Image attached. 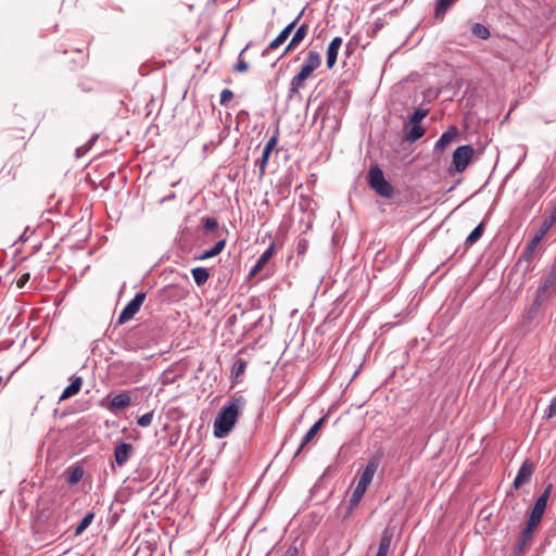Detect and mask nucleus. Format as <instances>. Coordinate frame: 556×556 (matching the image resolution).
<instances>
[{
	"label": "nucleus",
	"instance_id": "45",
	"mask_svg": "<svg viewBox=\"0 0 556 556\" xmlns=\"http://www.w3.org/2000/svg\"><path fill=\"white\" fill-rule=\"evenodd\" d=\"M324 420H325L324 417L320 418L318 421H316L314 424V426L309 430H312L315 434H317V432L320 430V428H321V426L324 424Z\"/></svg>",
	"mask_w": 556,
	"mask_h": 556
},
{
	"label": "nucleus",
	"instance_id": "26",
	"mask_svg": "<svg viewBox=\"0 0 556 556\" xmlns=\"http://www.w3.org/2000/svg\"><path fill=\"white\" fill-rule=\"evenodd\" d=\"M543 515H544V511L533 505V508L530 513L527 523L539 527V525L542 521Z\"/></svg>",
	"mask_w": 556,
	"mask_h": 556
},
{
	"label": "nucleus",
	"instance_id": "2",
	"mask_svg": "<svg viewBox=\"0 0 556 556\" xmlns=\"http://www.w3.org/2000/svg\"><path fill=\"white\" fill-rule=\"evenodd\" d=\"M321 59L318 52L309 51L300 72L293 76L290 84V93L296 94L305 86V81L312 73L320 66Z\"/></svg>",
	"mask_w": 556,
	"mask_h": 556
},
{
	"label": "nucleus",
	"instance_id": "16",
	"mask_svg": "<svg viewBox=\"0 0 556 556\" xmlns=\"http://www.w3.org/2000/svg\"><path fill=\"white\" fill-rule=\"evenodd\" d=\"M81 386H83V379H81V377H75V378L72 380L71 384H70V386H67V387L63 390V392H62V394H61V396H60V399H59V400H60V401H65V400H67V399H70V397H72V396L76 395V394L80 391Z\"/></svg>",
	"mask_w": 556,
	"mask_h": 556
},
{
	"label": "nucleus",
	"instance_id": "44",
	"mask_svg": "<svg viewBox=\"0 0 556 556\" xmlns=\"http://www.w3.org/2000/svg\"><path fill=\"white\" fill-rule=\"evenodd\" d=\"M264 268V265L261 264L258 261L256 262V264L253 266V268L250 270V274L249 276L250 277H253L255 275H257L262 269Z\"/></svg>",
	"mask_w": 556,
	"mask_h": 556
},
{
	"label": "nucleus",
	"instance_id": "28",
	"mask_svg": "<svg viewBox=\"0 0 556 556\" xmlns=\"http://www.w3.org/2000/svg\"><path fill=\"white\" fill-rule=\"evenodd\" d=\"M471 33L478 38L488 39L490 37V30L480 23H475L471 27Z\"/></svg>",
	"mask_w": 556,
	"mask_h": 556
},
{
	"label": "nucleus",
	"instance_id": "39",
	"mask_svg": "<svg viewBox=\"0 0 556 556\" xmlns=\"http://www.w3.org/2000/svg\"><path fill=\"white\" fill-rule=\"evenodd\" d=\"M556 416V397L551 401V404L546 412V418L551 419Z\"/></svg>",
	"mask_w": 556,
	"mask_h": 556
},
{
	"label": "nucleus",
	"instance_id": "34",
	"mask_svg": "<svg viewBox=\"0 0 556 556\" xmlns=\"http://www.w3.org/2000/svg\"><path fill=\"white\" fill-rule=\"evenodd\" d=\"M153 420V412H149L144 415H142L141 417L138 418L137 420V424L140 426V427H149L151 425Z\"/></svg>",
	"mask_w": 556,
	"mask_h": 556
},
{
	"label": "nucleus",
	"instance_id": "14",
	"mask_svg": "<svg viewBox=\"0 0 556 556\" xmlns=\"http://www.w3.org/2000/svg\"><path fill=\"white\" fill-rule=\"evenodd\" d=\"M538 527L535 526H532L530 523H527L526 525V528L522 530L521 532V535L519 538V541L516 545V553L517 554H520L523 552V549L526 548V546L529 544V542L531 541L532 539V535L534 533V531L536 530Z\"/></svg>",
	"mask_w": 556,
	"mask_h": 556
},
{
	"label": "nucleus",
	"instance_id": "40",
	"mask_svg": "<svg viewBox=\"0 0 556 556\" xmlns=\"http://www.w3.org/2000/svg\"><path fill=\"white\" fill-rule=\"evenodd\" d=\"M278 143V137L277 135L273 136L269 138V140L266 142L265 147H264V150H268V151H271L276 148Z\"/></svg>",
	"mask_w": 556,
	"mask_h": 556
},
{
	"label": "nucleus",
	"instance_id": "30",
	"mask_svg": "<svg viewBox=\"0 0 556 556\" xmlns=\"http://www.w3.org/2000/svg\"><path fill=\"white\" fill-rule=\"evenodd\" d=\"M270 153H271V151L263 149L262 156L256 162V165L258 166V170H260V176H263L265 174V172H266V167H267V164H268V160H269Z\"/></svg>",
	"mask_w": 556,
	"mask_h": 556
},
{
	"label": "nucleus",
	"instance_id": "4",
	"mask_svg": "<svg viewBox=\"0 0 556 556\" xmlns=\"http://www.w3.org/2000/svg\"><path fill=\"white\" fill-rule=\"evenodd\" d=\"M369 186L379 195L383 198H391L394 193L392 185L386 180L382 170L375 166L369 169L368 173Z\"/></svg>",
	"mask_w": 556,
	"mask_h": 556
},
{
	"label": "nucleus",
	"instance_id": "35",
	"mask_svg": "<svg viewBox=\"0 0 556 556\" xmlns=\"http://www.w3.org/2000/svg\"><path fill=\"white\" fill-rule=\"evenodd\" d=\"M233 98V92L230 89H224L220 93V104H227Z\"/></svg>",
	"mask_w": 556,
	"mask_h": 556
},
{
	"label": "nucleus",
	"instance_id": "36",
	"mask_svg": "<svg viewBox=\"0 0 556 556\" xmlns=\"http://www.w3.org/2000/svg\"><path fill=\"white\" fill-rule=\"evenodd\" d=\"M218 226V222L216 218H213V217H206L204 219V228L208 231H212L214 229H216Z\"/></svg>",
	"mask_w": 556,
	"mask_h": 556
},
{
	"label": "nucleus",
	"instance_id": "8",
	"mask_svg": "<svg viewBox=\"0 0 556 556\" xmlns=\"http://www.w3.org/2000/svg\"><path fill=\"white\" fill-rule=\"evenodd\" d=\"M300 16L301 14L293 21L291 22L290 24H288L281 31L280 34L269 42L266 51H271V50H276L277 48H279L288 38L289 36L291 35L292 30L294 29L298 21L300 20Z\"/></svg>",
	"mask_w": 556,
	"mask_h": 556
},
{
	"label": "nucleus",
	"instance_id": "17",
	"mask_svg": "<svg viewBox=\"0 0 556 556\" xmlns=\"http://www.w3.org/2000/svg\"><path fill=\"white\" fill-rule=\"evenodd\" d=\"M367 488H368L367 485H365L361 482H357V484L352 493V496L350 498V510H353L361 503Z\"/></svg>",
	"mask_w": 556,
	"mask_h": 556
},
{
	"label": "nucleus",
	"instance_id": "46",
	"mask_svg": "<svg viewBox=\"0 0 556 556\" xmlns=\"http://www.w3.org/2000/svg\"><path fill=\"white\" fill-rule=\"evenodd\" d=\"M2 383H3V379H2V377L0 376V387L2 386Z\"/></svg>",
	"mask_w": 556,
	"mask_h": 556
},
{
	"label": "nucleus",
	"instance_id": "5",
	"mask_svg": "<svg viewBox=\"0 0 556 556\" xmlns=\"http://www.w3.org/2000/svg\"><path fill=\"white\" fill-rule=\"evenodd\" d=\"M552 227V224H548L547 222L543 220L541 227L539 228V230L535 232V235L525 249L521 258L529 263L532 261L535 249L538 248L540 242L543 240V238L546 236V233L549 231Z\"/></svg>",
	"mask_w": 556,
	"mask_h": 556
},
{
	"label": "nucleus",
	"instance_id": "13",
	"mask_svg": "<svg viewBox=\"0 0 556 556\" xmlns=\"http://www.w3.org/2000/svg\"><path fill=\"white\" fill-rule=\"evenodd\" d=\"M458 136V129L456 126H451L445 132L442 134L440 139L437 141L434 149L435 150H445Z\"/></svg>",
	"mask_w": 556,
	"mask_h": 556
},
{
	"label": "nucleus",
	"instance_id": "1",
	"mask_svg": "<svg viewBox=\"0 0 556 556\" xmlns=\"http://www.w3.org/2000/svg\"><path fill=\"white\" fill-rule=\"evenodd\" d=\"M244 404V397L236 395L222 408L214 420V435L216 438H225L231 431Z\"/></svg>",
	"mask_w": 556,
	"mask_h": 556
},
{
	"label": "nucleus",
	"instance_id": "32",
	"mask_svg": "<svg viewBox=\"0 0 556 556\" xmlns=\"http://www.w3.org/2000/svg\"><path fill=\"white\" fill-rule=\"evenodd\" d=\"M428 115V110L417 109L409 117V124H420L421 121Z\"/></svg>",
	"mask_w": 556,
	"mask_h": 556
},
{
	"label": "nucleus",
	"instance_id": "15",
	"mask_svg": "<svg viewBox=\"0 0 556 556\" xmlns=\"http://www.w3.org/2000/svg\"><path fill=\"white\" fill-rule=\"evenodd\" d=\"M342 45V39L340 37H336L331 40L327 49V66L329 68L333 67L337 62L338 51Z\"/></svg>",
	"mask_w": 556,
	"mask_h": 556
},
{
	"label": "nucleus",
	"instance_id": "11",
	"mask_svg": "<svg viewBox=\"0 0 556 556\" xmlns=\"http://www.w3.org/2000/svg\"><path fill=\"white\" fill-rule=\"evenodd\" d=\"M556 285V260L555 263L548 273V275L542 280L539 289H538V295L539 296H545L552 289H554Z\"/></svg>",
	"mask_w": 556,
	"mask_h": 556
},
{
	"label": "nucleus",
	"instance_id": "10",
	"mask_svg": "<svg viewBox=\"0 0 556 556\" xmlns=\"http://www.w3.org/2000/svg\"><path fill=\"white\" fill-rule=\"evenodd\" d=\"M132 445L129 444V443H119L115 446V450H114V459H115V463L119 466V467H123L127 462L128 459L130 458L131 454H132Z\"/></svg>",
	"mask_w": 556,
	"mask_h": 556
},
{
	"label": "nucleus",
	"instance_id": "41",
	"mask_svg": "<svg viewBox=\"0 0 556 556\" xmlns=\"http://www.w3.org/2000/svg\"><path fill=\"white\" fill-rule=\"evenodd\" d=\"M249 70V64L242 59H239L238 63L235 66V71L239 73H244Z\"/></svg>",
	"mask_w": 556,
	"mask_h": 556
},
{
	"label": "nucleus",
	"instance_id": "24",
	"mask_svg": "<svg viewBox=\"0 0 556 556\" xmlns=\"http://www.w3.org/2000/svg\"><path fill=\"white\" fill-rule=\"evenodd\" d=\"M84 468L80 467V466H76L74 468H72L68 472V476H67V482L71 484V485H74L76 483H78L83 477H84Z\"/></svg>",
	"mask_w": 556,
	"mask_h": 556
},
{
	"label": "nucleus",
	"instance_id": "29",
	"mask_svg": "<svg viewBox=\"0 0 556 556\" xmlns=\"http://www.w3.org/2000/svg\"><path fill=\"white\" fill-rule=\"evenodd\" d=\"M245 368H247V362L242 358L237 359L231 369L232 377L235 379H238L240 376H242L244 374Z\"/></svg>",
	"mask_w": 556,
	"mask_h": 556
},
{
	"label": "nucleus",
	"instance_id": "6",
	"mask_svg": "<svg viewBox=\"0 0 556 556\" xmlns=\"http://www.w3.org/2000/svg\"><path fill=\"white\" fill-rule=\"evenodd\" d=\"M146 300V293L139 292L135 298L125 306L118 317V324L123 325L130 320L140 309Z\"/></svg>",
	"mask_w": 556,
	"mask_h": 556
},
{
	"label": "nucleus",
	"instance_id": "31",
	"mask_svg": "<svg viewBox=\"0 0 556 556\" xmlns=\"http://www.w3.org/2000/svg\"><path fill=\"white\" fill-rule=\"evenodd\" d=\"M275 249H276V244H275V242H271L269 244V247L267 248V250L260 256V258L257 261L265 266L267 264V262L275 254Z\"/></svg>",
	"mask_w": 556,
	"mask_h": 556
},
{
	"label": "nucleus",
	"instance_id": "3",
	"mask_svg": "<svg viewBox=\"0 0 556 556\" xmlns=\"http://www.w3.org/2000/svg\"><path fill=\"white\" fill-rule=\"evenodd\" d=\"M475 155V150L469 144L458 147L452 156V165L448 168V173H463L470 164Z\"/></svg>",
	"mask_w": 556,
	"mask_h": 556
},
{
	"label": "nucleus",
	"instance_id": "43",
	"mask_svg": "<svg viewBox=\"0 0 556 556\" xmlns=\"http://www.w3.org/2000/svg\"><path fill=\"white\" fill-rule=\"evenodd\" d=\"M264 268V265L261 264L258 261L256 262V264L253 266V268L250 270V274L249 276L250 277H253L255 275H257L262 269Z\"/></svg>",
	"mask_w": 556,
	"mask_h": 556
},
{
	"label": "nucleus",
	"instance_id": "12",
	"mask_svg": "<svg viewBox=\"0 0 556 556\" xmlns=\"http://www.w3.org/2000/svg\"><path fill=\"white\" fill-rule=\"evenodd\" d=\"M308 33V25L302 24L294 33L292 39L288 43V46L285 49L283 55L289 53L290 51L294 50L307 36Z\"/></svg>",
	"mask_w": 556,
	"mask_h": 556
},
{
	"label": "nucleus",
	"instance_id": "42",
	"mask_svg": "<svg viewBox=\"0 0 556 556\" xmlns=\"http://www.w3.org/2000/svg\"><path fill=\"white\" fill-rule=\"evenodd\" d=\"M544 220L554 226L556 222V202L553 204L548 217H546Z\"/></svg>",
	"mask_w": 556,
	"mask_h": 556
},
{
	"label": "nucleus",
	"instance_id": "7",
	"mask_svg": "<svg viewBox=\"0 0 556 556\" xmlns=\"http://www.w3.org/2000/svg\"><path fill=\"white\" fill-rule=\"evenodd\" d=\"M534 472V464L530 459H526L514 480V488L519 489L523 484L528 483L531 480V477Z\"/></svg>",
	"mask_w": 556,
	"mask_h": 556
},
{
	"label": "nucleus",
	"instance_id": "38",
	"mask_svg": "<svg viewBox=\"0 0 556 556\" xmlns=\"http://www.w3.org/2000/svg\"><path fill=\"white\" fill-rule=\"evenodd\" d=\"M29 278H30L29 273H25V274L21 275L20 278L16 280V287L18 289L24 288L25 285L28 282Z\"/></svg>",
	"mask_w": 556,
	"mask_h": 556
},
{
	"label": "nucleus",
	"instance_id": "25",
	"mask_svg": "<svg viewBox=\"0 0 556 556\" xmlns=\"http://www.w3.org/2000/svg\"><path fill=\"white\" fill-rule=\"evenodd\" d=\"M483 231H484V224L481 223L466 238V243L469 245L475 244L481 238Z\"/></svg>",
	"mask_w": 556,
	"mask_h": 556
},
{
	"label": "nucleus",
	"instance_id": "20",
	"mask_svg": "<svg viewBox=\"0 0 556 556\" xmlns=\"http://www.w3.org/2000/svg\"><path fill=\"white\" fill-rule=\"evenodd\" d=\"M410 129L406 132L405 139L415 142L425 135V128L420 124H410Z\"/></svg>",
	"mask_w": 556,
	"mask_h": 556
},
{
	"label": "nucleus",
	"instance_id": "22",
	"mask_svg": "<svg viewBox=\"0 0 556 556\" xmlns=\"http://www.w3.org/2000/svg\"><path fill=\"white\" fill-rule=\"evenodd\" d=\"M225 245H226V240L222 239L212 249L204 251L199 256V258L207 260V258L214 257V256L218 255L224 250Z\"/></svg>",
	"mask_w": 556,
	"mask_h": 556
},
{
	"label": "nucleus",
	"instance_id": "21",
	"mask_svg": "<svg viewBox=\"0 0 556 556\" xmlns=\"http://www.w3.org/2000/svg\"><path fill=\"white\" fill-rule=\"evenodd\" d=\"M191 273L198 286H203L210 278V273L205 267H195L191 270Z\"/></svg>",
	"mask_w": 556,
	"mask_h": 556
},
{
	"label": "nucleus",
	"instance_id": "23",
	"mask_svg": "<svg viewBox=\"0 0 556 556\" xmlns=\"http://www.w3.org/2000/svg\"><path fill=\"white\" fill-rule=\"evenodd\" d=\"M552 489H553V485L552 484H548L543 493L538 497V500L535 501L534 503V506L542 509L543 511H545L546 509V505H547V501L551 496V493H552Z\"/></svg>",
	"mask_w": 556,
	"mask_h": 556
},
{
	"label": "nucleus",
	"instance_id": "18",
	"mask_svg": "<svg viewBox=\"0 0 556 556\" xmlns=\"http://www.w3.org/2000/svg\"><path fill=\"white\" fill-rule=\"evenodd\" d=\"M392 538H393V532L391 529L387 528L383 533H382V536L380 539V543H379V548H378V554H381V555H384L387 556L389 549H390V545H391V541H392Z\"/></svg>",
	"mask_w": 556,
	"mask_h": 556
},
{
	"label": "nucleus",
	"instance_id": "9",
	"mask_svg": "<svg viewBox=\"0 0 556 556\" xmlns=\"http://www.w3.org/2000/svg\"><path fill=\"white\" fill-rule=\"evenodd\" d=\"M379 463H380L379 457H377V456L371 457L368 460L365 469L361 473L358 482L368 486L371 483L375 473L377 472Z\"/></svg>",
	"mask_w": 556,
	"mask_h": 556
},
{
	"label": "nucleus",
	"instance_id": "19",
	"mask_svg": "<svg viewBox=\"0 0 556 556\" xmlns=\"http://www.w3.org/2000/svg\"><path fill=\"white\" fill-rule=\"evenodd\" d=\"M130 404V396L127 393H119L115 395L110 402L111 409H123Z\"/></svg>",
	"mask_w": 556,
	"mask_h": 556
},
{
	"label": "nucleus",
	"instance_id": "33",
	"mask_svg": "<svg viewBox=\"0 0 556 556\" xmlns=\"http://www.w3.org/2000/svg\"><path fill=\"white\" fill-rule=\"evenodd\" d=\"M455 0H439L437 8H435V14L437 15H443L448 8L454 3Z\"/></svg>",
	"mask_w": 556,
	"mask_h": 556
},
{
	"label": "nucleus",
	"instance_id": "37",
	"mask_svg": "<svg viewBox=\"0 0 556 556\" xmlns=\"http://www.w3.org/2000/svg\"><path fill=\"white\" fill-rule=\"evenodd\" d=\"M315 433L312 431V430H308L307 433L304 435L303 440H302V443L298 450V453L306 445L308 444L314 438H315Z\"/></svg>",
	"mask_w": 556,
	"mask_h": 556
},
{
	"label": "nucleus",
	"instance_id": "27",
	"mask_svg": "<svg viewBox=\"0 0 556 556\" xmlns=\"http://www.w3.org/2000/svg\"><path fill=\"white\" fill-rule=\"evenodd\" d=\"M93 518L94 514L92 511L87 513L75 529V534L78 535L83 533L91 525Z\"/></svg>",
	"mask_w": 556,
	"mask_h": 556
}]
</instances>
